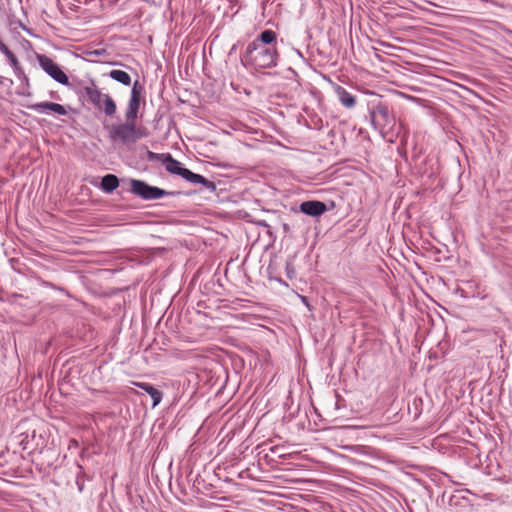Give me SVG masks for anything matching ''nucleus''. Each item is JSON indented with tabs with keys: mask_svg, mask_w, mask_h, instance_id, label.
<instances>
[{
	"mask_svg": "<svg viewBox=\"0 0 512 512\" xmlns=\"http://www.w3.org/2000/svg\"><path fill=\"white\" fill-rule=\"evenodd\" d=\"M279 54L276 46H262V44H248L241 59L244 66H253L257 69H269L277 65Z\"/></svg>",
	"mask_w": 512,
	"mask_h": 512,
	"instance_id": "obj_1",
	"label": "nucleus"
},
{
	"mask_svg": "<svg viewBox=\"0 0 512 512\" xmlns=\"http://www.w3.org/2000/svg\"><path fill=\"white\" fill-rule=\"evenodd\" d=\"M162 163L165 165L166 170L171 174L179 175L190 183L201 184L210 191H214L216 189L214 182L206 179L200 174L190 171L187 168L181 167V163L174 159L169 153H166V157Z\"/></svg>",
	"mask_w": 512,
	"mask_h": 512,
	"instance_id": "obj_2",
	"label": "nucleus"
},
{
	"mask_svg": "<svg viewBox=\"0 0 512 512\" xmlns=\"http://www.w3.org/2000/svg\"><path fill=\"white\" fill-rule=\"evenodd\" d=\"M82 93L97 110L104 112L105 115L113 116L116 113L115 101L110 95L102 93L94 80H91L89 86L83 87Z\"/></svg>",
	"mask_w": 512,
	"mask_h": 512,
	"instance_id": "obj_3",
	"label": "nucleus"
},
{
	"mask_svg": "<svg viewBox=\"0 0 512 512\" xmlns=\"http://www.w3.org/2000/svg\"><path fill=\"white\" fill-rule=\"evenodd\" d=\"M370 120L374 129L383 136L391 132L395 125L394 115L390 112L388 106L381 102L370 110Z\"/></svg>",
	"mask_w": 512,
	"mask_h": 512,
	"instance_id": "obj_4",
	"label": "nucleus"
},
{
	"mask_svg": "<svg viewBox=\"0 0 512 512\" xmlns=\"http://www.w3.org/2000/svg\"><path fill=\"white\" fill-rule=\"evenodd\" d=\"M145 136V133L136 126V120H126L125 123L114 125L111 128V138L120 140L123 144L136 142Z\"/></svg>",
	"mask_w": 512,
	"mask_h": 512,
	"instance_id": "obj_5",
	"label": "nucleus"
},
{
	"mask_svg": "<svg viewBox=\"0 0 512 512\" xmlns=\"http://www.w3.org/2000/svg\"><path fill=\"white\" fill-rule=\"evenodd\" d=\"M130 192L147 201L157 200L171 194V192L156 186H151L145 181L138 179L130 180Z\"/></svg>",
	"mask_w": 512,
	"mask_h": 512,
	"instance_id": "obj_6",
	"label": "nucleus"
},
{
	"mask_svg": "<svg viewBox=\"0 0 512 512\" xmlns=\"http://www.w3.org/2000/svg\"><path fill=\"white\" fill-rule=\"evenodd\" d=\"M36 59L39 66L56 82L62 85H69L68 76L63 72L60 66L50 57L44 54H37Z\"/></svg>",
	"mask_w": 512,
	"mask_h": 512,
	"instance_id": "obj_7",
	"label": "nucleus"
},
{
	"mask_svg": "<svg viewBox=\"0 0 512 512\" xmlns=\"http://www.w3.org/2000/svg\"><path fill=\"white\" fill-rule=\"evenodd\" d=\"M143 86L139 81H135L131 90V96L128 102L125 118L126 120H136L140 108Z\"/></svg>",
	"mask_w": 512,
	"mask_h": 512,
	"instance_id": "obj_8",
	"label": "nucleus"
},
{
	"mask_svg": "<svg viewBox=\"0 0 512 512\" xmlns=\"http://www.w3.org/2000/svg\"><path fill=\"white\" fill-rule=\"evenodd\" d=\"M300 211L306 215L318 217L327 211V206L324 202L309 200L300 204Z\"/></svg>",
	"mask_w": 512,
	"mask_h": 512,
	"instance_id": "obj_9",
	"label": "nucleus"
},
{
	"mask_svg": "<svg viewBox=\"0 0 512 512\" xmlns=\"http://www.w3.org/2000/svg\"><path fill=\"white\" fill-rule=\"evenodd\" d=\"M27 108H29L35 112H38V113H45L47 111H52L58 115H67L68 114L67 109L63 105L54 103V102L34 103L31 105H27Z\"/></svg>",
	"mask_w": 512,
	"mask_h": 512,
	"instance_id": "obj_10",
	"label": "nucleus"
},
{
	"mask_svg": "<svg viewBox=\"0 0 512 512\" xmlns=\"http://www.w3.org/2000/svg\"><path fill=\"white\" fill-rule=\"evenodd\" d=\"M0 52L6 56L16 77L23 78V79L27 80V75L25 74L24 69L20 65V62H19L18 58L16 57V55L5 44L1 45Z\"/></svg>",
	"mask_w": 512,
	"mask_h": 512,
	"instance_id": "obj_11",
	"label": "nucleus"
},
{
	"mask_svg": "<svg viewBox=\"0 0 512 512\" xmlns=\"http://www.w3.org/2000/svg\"><path fill=\"white\" fill-rule=\"evenodd\" d=\"M334 92L339 100V102L346 108L351 109L356 105V97L348 92L341 85H334Z\"/></svg>",
	"mask_w": 512,
	"mask_h": 512,
	"instance_id": "obj_12",
	"label": "nucleus"
},
{
	"mask_svg": "<svg viewBox=\"0 0 512 512\" xmlns=\"http://www.w3.org/2000/svg\"><path fill=\"white\" fill-rule=\"evenodd\" d=\"M135 385L151 396L153 400V407H156L161 402L163 393L157 388H155L153 385L146 382H137L135 383Z\"/></svg>",
	"mask_w": 512,
	"mask_h": 512,
	"instance_id": "obj_13",
	"label": "nucleus"
},
{
	"mask_svg": "<svg viewBox=\"0 0 512 512\" xmlns=\"http://www.w3.org/2000/svg\"><path fill=\"white\" fill-rule=\"evenodd\" d=\"M277 35L273 30L267 29L260 33L250 44H262V46H276Z\"/></svg>",
	"mask_w": 512,
	"mask_h": 512,
	"instance_id": "obj_14",
	"label": "nucleus"
},
{
	"mask_svg": "<svg viewBox=\"0 0 512 512\" xmlns=\"http://www.w3.org/2000/svg\"><path fill=\"white\" fill-rule=\"evenodd\" d=\"M119 186V179L116 175L107 174L102 177L100 188L106 193H112Z\"/></svg>",
	"mask_w": 512,
	"mask_h": 512,
	"instance_id": "obj_15",
	"label": "nucleus"
},
{
	"mask_svg": "<svg viewBox=\"0 0 512 512\" xmlns=\"http://www.w3.org/2000/svg\"><path fill=\"white\" fill-rule=\"evenodd\" d=\"M109 76L113 80H115V81H117V82H119V83H121V84H123L125 86H129L131 84V77H130V75L127 72L123 71V70H111L109 72Z\"/></svg>",
	"mask_w": 512,
	"mask_h": 512,
	"instance_id": "obj_16",
	"label": "nucleus"
},
{
	"mask_svg": "<svg viewBox=\"0 0 512 512\" xmlns=\"http://www.w3.org/2000/svg\"><path fill=\"white\" fill-rule=\"evenodd\" d=\"M19 81H21V84L19 86V91L17 92L18 95H21V96H31V91H30V82H29V78L27 77V80L23 79V78H18Z\"/></svg>",
	"mask_w": 512,
	"mask_h": 512,
	"instance_id": "obj_17",
	"label": "nucleus"
},
{
	"mask_svg": "<svg viewBox=\"0 0 512 512\" xmlns=\"http://www.w3.org/2000/svg\"><path fill=\"white\" fill-rule=\"evenodd\" d=\"M79 472L76 475V485L79 492H83L84 486H85V477L86 474L83 471V467L81 465H78Z\"/></svg>",
	"mask_w": 512,
	"mask_h": 512,
	"instance_id": "obj_18",
	"label": "nucleus"
},
{
	"mask_svg": "<svg viewBox=\"0 0 512 512\" xmlns=\"http://www.w3.org/2000/svg\"><path fill=\"white\" fill-rule=\"evenodd\" d=\"M166 157V154H159L152 151H147V159L149 161H160L164 162V159Z\"/></svg>",
	"mask_w": 512,
	"mask_h": 512,
	"instance_id": "obj_19",
	"label": "nucleus"
},
{
	"mask_svg": "<svg viewBox=\"0 0 512 512\" xmlns=\"http://www.w3.org/2000/svg\"><path fill=\"white\" fill-rule=\"evenodd\" d=\"M283 231L286 234L290 233V226L288 224L284 223L283 224Z\"/></svg>",
	"mask_w": 512,
	"mask_h": 512,
	"instance_id": "obj_20",
	"label": "nucleus"
},
{
	"mask_svg": "<svg viewBox=\"0 0 512 512\" xmlns=\"http://www.w3.org/2000/svg\"><path fill=\"white\" fill-rule=\"evenodd\" d=\"M104 50H94L90 52L91 55H102Z\"/></svg>",
	"mask_w": 512,
	"mask_h": 512,
	"instance_id": "obj_21",
	"label": "nucleus"
},
{
	"mask_svg": "<svg viewBox=\"0 0 512 512\" xmlns=\"http://www.w3.org/2000/svg\"><path fill=\"white\" fill-rule=\"evenodd\" d=\"M27 444H28V442H27V438H24V439L22 440V445L24 446V448H25V449H26V448H28V447H27Z\"/></svg>",
	"mask_w": 512,
	"mask_h": 512,
	"instance_id": "obj_22",
	"label": "nucleus"
},
{
	"mask_svg": "<svg viewBox=\"0 0 512 512\" xmlns=\"http://www.w3.org/2000/svg\"><path fill=\"white\" fill-rule=\"evenodd\" d=\"M19 26L23 29V30H26L27 31V28L25 27V25L22 24L21 21L18 22Z\"/></svg>",
	"mask_w": 512,
	"mask_h": 512,
	"instance_id": "obj_23",
	"label": "nucleus"
},
{
	"mask_svg": "<svg viewBox=\"0 0 512 512\" xmlns=\"http://www.w3.org/2000/svg\"><path fill=\"white\" fill-rule=\"evenodd\" d=\"M277 448H278L277 446H276V447H273V448L271 449V451H272V452H276V449H277Z\"/></svg>",
	"mask_w": 512,
	"mask_h": 512,
	"instance_id": "obj_24",
	"label": "nucleus"
},
{
	"mask_svg": "<svg viewBox=\"0 0 512 512\" xmlns=\"http://www.w3.org/2000/svg\"><path fill=\"white\" fill-rule=\"evenodd\" d=\"M260 224L263 226H267V224L264 221L260 222Z\"/></svg>",
	"mask_w": 512,
	"mask_h": 512,
	"instance_id": "obj_25",
	"label": "nucleus"
}]
</instances>
